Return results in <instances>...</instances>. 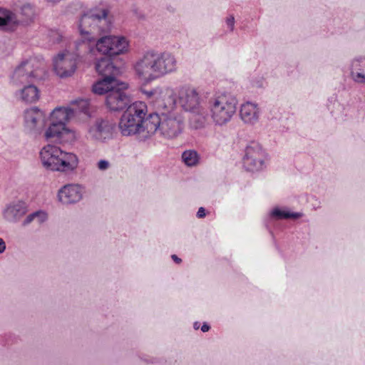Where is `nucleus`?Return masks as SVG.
<instances>
[{"instance_id": "obj_39", "label": "nucleus", "mask_w": 365, "mask_h": 365, "mask_svg": "<svg viewBox=\"0 0 365 365\" xmlns=\"http://www.w3.org/2000/svg\"><path fill=\"white\" fill-rule=\"evenodd\" d=\"M210 327L207 325V327H206V329H207V331L209 330Z\"/></svg>"}, {"instance_id": "obj_28", "label": "nucleus", "mask_w": 365, "mask_h": 365, "mask_svg": "<svg viewBox=\"0 0 365 365\" xmlns=\"http://www.w3.org/2000/svg\"><path fill=\"white\" fill-rule=\"evenodd\" d=\"M182 161L187 167H195L200 162V156L194 150H186L181 155Z\"/></svg>"}, {"instance_id": "obj_14", "label": "nucleus", "mask_w": 365, "mask_h": 365, "mask_svg": "<svg viewBox=\"0 0 365 365\" xmlns=\"http://www.w3.org/2000/svg\"><path fill=\"white\" fill-rule=\"evenodd\" d=\"M128 85L120 82L118 86L110 91L106 98L107 108L111 111H120L126 108L131 103V98L127 93Z\"/></svg>"}, {"instance_id": "obj_29", "label": "nucleus", "mask_w": 365, "mask_h": 365, "mask_svg": "<svg viewBox=\"0 0 365 365\" xmlns=\"http://www.w3.org/2000/svg\"><path fill=\"white\" fill-rule=\"evenodd\" d=\"M72 108L71 109H76L74 115L78 113H84L87 115H89V101L87 99H78L72 102Z\"/></svg>"}, {"instance_id": "obj_27", "label": "nucleus", "mask_w": 365, "mask_h": 365, "mask_svg": "<svg viewBox=\"0 0 365 365\" xmlns=\"http://www.w3.org/2000/svg\"><path fill=\"white\" fill-rule=\"evenodd\" d=\"M48 220V213L43 210L34 211L26 215L23 221V225L27 226L33 222L42 224Z\"/></svg>"}, {"instance_id": "obj_32", "label": "nucleus", "mask_w": 365, "mask_h": 365, "mask_svg": "<svg viewBox=\"0 0 365 365\" xmlns=\"http://www.w3.org/2000/svg\"><path fill=\"white\" fill-rule=\"evenodd\" d=\"M235 23V21L233 15H229L228 16L226 17L225 24L227 32L231 33L234 31Z\"/></svg>"}, {"instance_id": "obj_21", "label": "nucleus", "mask_w": 365, "mask_h": 365, "mask_svg": "<svg viewBox=\"0 0 365 365\" xmlns=\"http://www.w3.org/2000/svg\"><path fill=\"white\" fill-rule=\"evenodd\" d=\"M23 87L14 93L15 97L21 101L26 103H34L40 98V91L38 88L29 83L22 85Z\"/></svg>"}, {"instance_id": "obj_15", "label": "nucleus", "mask_w": 365, "mask_h": 365, "mask_svg": "<svg viewBox=\"0 0 365 365\" xmlns=\"http://www.w3.org/2000/svg\"><path fill=\"white\" fill-rule=\"evenodd\" d=\"M23 118L24 128L29 133H39L46 125V115L36 107L26 109L24 111Z\"/></svg>"}, {"instance_id": "obj_36", "label": "nucleus", "mask_w": 365, "mask_h": 365, "mask_svg": "<svg viewBox=\"0 0 365 365\" xmlns=\"http://www.w3.org/2000/svg\"><path fill=\"white\" fill-rule=\"evenodd\" d=\"M171 258L173 260V262L178 264L182 262V259L180 257H178L176 255H172Z\"/></svg>"}, {"instance_id": "obj_2", "label": "nucleus", "mask_w": 365, "mask_h": 365, "mask_svg": "<svg viewBox=\"0 0 365 365\" xmlns=\"http://www.w3.org/2000/svg\"><path fill=\"white\" fill-rule=\"evenodd\" d=\"M108 14V10L101 9L88 11L81 16L78 24L80 39L74 43L78 52H92L96 36L108 31L110 28Z\"/></svg>"}, {"instance_id": "obj_22", "label": "nucleus", "mask_w": 365, "mask_h": 365, "mask_svg": "<svg viewBox=\"0 0 365 365\" xmlns=\"http://www.w3.org/2000/svg\"><path fill=\"white\" fill-rule=\"evenodd\" d=\"M351 78L357 83H365V56L354 58L349 63Z\"/></svg>"}, {"instance_id": "obj_3", "label": "nucleus", "mask_w": 365, "mask_h": 365, "mask_svg": "<svg viewBox=\"0 0 365 365\" xmlns=\"http://www.w3.org/2000/svg\"><path fill=\"white\" fill-rule=\"evenodd\" d=\"M184 121L182 115L176 112L150 113L146 118L145 128L148 131L144 137H151L158 133L167 139L177 138L182 131Z\"/></svg>"}, {"instance_id": "obj_34", "label": "nucleus", "mask_w": 365, "mask_h": 365, "mask_svg": "<svg viewBox=\"0 0 365 365\" xmlns=\"http://www.w3.org/2000/svg\"><path fill=\"white\" fill-rule=\"evenodd\" d=\"M197 217L198 218H202L205 217V209L203 207H200L197 212Z\"/></svg>"}, {"instance_id": "obj_16", "label": "nucleus", "mask_w": 365, "mask_h": 365, "mask_svg": "<svg viewBox=\"0 0 365 365\" xmlns=\"http://www.w3.org/2000/svg\"><path fill=\"white\" fill-rule=\"evenodd\" d=\"M85 193V187L78 183L67 184L61 187L57 193V199L63 205L76 204Z\"/></svg>"}, {"instance_id": "obj_37", "label": "nucleus", "mask_w": 365, "mask_h": 365, "mask_svg": "<svg viewBox=\"0 0 365 365\" xmlns=\"http://www.w3.org/2000/svg\"><path fill=\"white\" fill-rule=\"evenodd\" d=\"M193 328L195 329V330H197L199 328H200V324L198 322H195L193 324Z\"/></svg>"}, {"instance_id": "obj_25", "label": "nucleus", "mask_w": 365, "mask_h": 365, "mask_svg": "<svg viewBox=\"0 0 365 365\" xmlns=\"http://www.w3.org/2000/svg\"><path fill=\"white\" fill-rule=\"evenodd\" d=\"M302 216L301 212H292L287 207H274L269 211L268 218L274 220L298 219Z\"/></svg>"}, {"instance_id": "obj_31", "label": "nucleus", "mask_w": 365, "mask_h": 365, "mask_svg": "<svg viewBox=\"0 0 365 365\" xmlns=\"http://www.w3.org/2000/svg\"><path fill=\"white\" fill-rule=\"evenodd\" d=\"M48 36L49 40L53 43H60L63 38L62 33L59 30L56 29L49 30L48 32Z\"/></svg>"}, {"instance_id": "obj_4", "label": "nucleus", "mask_w": 365, "mask_h": 365, "mask_svg": "<svg viewBox=\"0 0 365 365\" xmlns=\"http://www.w3.org/2000/svg\"><path fill=\"white\" fill-rule=\"evenodd\" d=\"M39 157L44 168L62 173L73 172L79 163L76 154L64 151L60 147L51 144H48L41 149Z\"/></svg>"}, {"instance_id": "obj_6", "label": "nucleus", "mask_w": 365, "mask_h": 365, "mask_svg": "<svg viewBox=\"0 0 365 365\" xmlns=\"http://www.w3.org/2000/svg\"><path fill=\"white\" fill-rule=\"evenodd\" d=\"M237 100L225 93H217L208 101V113L211 121L215 125L222 126L228 123L237 111Z\"/></svg>"}, {"instance_id": "obj_20", "label": "nucleus", "mask_w": 365, "mask_h": 365, "mask_svg": "<svg viewBox=\"0 0 365 365\" xmlns=\"http://www.w3.org/2000/svg\"><path fill=\"white\" fill-rule=\"evenodd\" d=\"M96 69L99 75L106 78L116 79L117 76L121 73L120 68L115 66L110 58L106 57L97 61Z\"/></svg>"}, {"instance_id": "obj_9", "label": "nucleus", "mask_w": 365, "mask_h": 365, "mask_svg": "<svg viewBox=\"0 0 365 365\" xmlns=\"http://www.w3.org/2000/svg\"><path fill=\"white\" fill-rule=\"evenodd\" d=\"M269 162V155L260 143L253 141L246 146L242 158V165L247 171H262L266 169Z\"/></svg>"}, {"instance_id": "obj_19", "label": "nucleus", "mask_w": 365, "mask_h": 365, "mask_svg": "<svg viewBox=\"0 0 365 365\" xmlns=\"http://www.w3.org/2000/svg\"><path fill=\"white\" fill-rule=\"evenodd\" d=\"M21 24L17 14L13 11L0 6V30L14 31Z\"/></svg>"}, {"instance_id": "obj_1", "label": "nucleus", "mask_w": 365, "mask_h": 365, "mask_svg": "<svg viewBox=\"0 0 365 365\" xmlns=\"http://www.w3.org/2000/svg\"><path fill=\"white\" fill-rule=\"evenodd\" d=\"M133 68L140 80L150 83L175 72L178 61L175 56L169 51L148 49L135 60Z\"/></svg>"}, {"instance_id": "obj_18", "label": "nucleus", "mask_w": 365, "mask_h": 365, "mask_svg": "<svg viewBox=\"0 0 365 365\" xmlns=\"http://www.w3.org/2000/svg\"><path fill=\"white\" fill-rule=\"evenodd\" d=\"M29 210L27 203L23 200L13 201L6 204L2 209L3 219L10 223H17Z\"/></svg>"}, {"instance_id": "obj_7", "label": "nucleus", "mask_w": 365, "mask_h": 365, "mask_svg": "<svg viewBox=\"0 0 365 365\" xmlns=\"http://www.w3.org/2000/svg\"><path fill=\"white\" fill-rule=\"evenodd\" d=\"M202 102V98L195 88L183 86L179 89L178 103L184 110L192 114L191 123L196 129L201 128L205 120Z\"/></svg>"}, {"instance_id": "obj_33", "label": "nucleus", "mask_w": 365, "mask_h": 365, "mask_svg": "<svg viewBox=\"0 0 365 365\" xmlns=\"http://www.w3.org/2000/svg\"><path fill=\"white\" fill-rule=\"evenodd\" d=\"M110 163L106 159H101L96 163V168L98 170L104 172L110 168Z\"/></svg>"}, {"instance_id": "obj_10", "label": "nucleus", "mask_w": 365, "mask_h": 365, "mask_svg": "<svg viewBox=\"0 0 365 365\" xmlns=\"http://www.w3.org/2000/svg\"><path fill=\"white\" fill-rule=\"evenodd\" d=\"M115 128L113 120L98 118L88 124L86 137L91 141L104 143L113 138Z\"/></svg>"}, {"instance_id": "obj_38", "label": "nucleus", "mask_w": 365, "mask_h": 365, "mask_svg": "<svg viewBox=\"0 0 365 365\" xmlns=\"http://www.w3.org/2000/svg\"><path fill=\"white\" fill-rule=\"evenodd\" d=\"M200 329H201V331H202V332H205V322H203V323H202V326H201Z\"/></svg>"}, {"instance_id": "obj_13", "label": "nucleus", "mask_w": 365, "mask_h": 365, "mask_svg": "<svg viewBox=\"0 0 365 365\" xmlns=\"http://www.w3.org/2000/svg\"><path fill=\"white\" fill-rule=\"evenodd\" d=\"M146 93L152 99L153 106L160 113L175 112L177 99L173 88L168 86L156 87Z\"/></svg>"}, {"instance_id": "obj_30", "label": "nucleus", "mask_w": 365, "mask_h": 365, "mask_svg": "<svg viewBox=\"0 0 365 365\" xmlns=\"http://www.w3.org/2000/svg\"><path fill=\"white\" fill-rule=\"evenodd\" d=\"M20 14L27 19H31L35 15V9L32 4L29 3L23 4L19 8Z\"/></svg>"}, {"instance_id": "obj_8", "label": "nucleus", "mask_w": 365, "mask_h": 365, "mask_svg": "<svg viewBox=\"0 0 365 365\" xmlns=\"http://www.w3.org/2000/svg\"><path fill=\"white\" fill-rule=\"evenodd\" d=\"M43 62L36 57H30L23 60L14 70L10 80L14 86L34 83L41 78L43 72Z\"/></svg>"}, {"instance_id": "obj_23", "label": "nucleus", "mask_w": 365, "mask_h": 365, "mask_svg": "<svg viewBox=\"0 0 365 365\" xmlns=\"http://www.w3.org/2000/svg\"><path fill=\"white\" fill-rule=\"evenodd\" d=\"M76 109H71L70 107H58L56 108L51 113V121L62 124L66 127V123L73 116Z\"/></svg>"}, {"instance_id": "obj_17", "label": "nucleus", "mask_w": 365, "mask_h": 365, "mask_svg": "<svg viewBox=\"0 0 365 365\" xmlns=\"http://www.w3.org/2000/svg\"><path fill=\"white\" fill-rule=\"evenodd\" d=\"M262 110L260 106L252 101L242 103L239 108V117L243 124L255 126L260 121Z\"/></svg>"}, {"instance_id": "obj_26", "label": "nucleus", "mask_w": 365, "mask_h": 365, "mask_svg": "<svg viewBox=\"0 0 365 365\" xmlns=\"http://www.w3.org/2000/svg\"><path fill=\"white\" fill-rule=\"evenodd\" d=\"M65 131H66V129L64 125L51 121L44 132L43 137L47 141L58 139L61 138Z\"/></svg>"}, {"instance_id": "obj_35", "label": "nucleus", "mask_w": 365, "mask_h": 365, "mask_svg": "<svg viewBox=\"0 0 365 365\" xmlns=\"http://www.w3.org/2000/svg\"><path fill=\"white\" fill-rule=\"evenodd\" d=\"M6 249V243H5L4 240L0 237V254H2L3 252H4Z\"/></svg>"}, {"instance_id": "obj_24", "label": "nucleus", "mask_w": 365, "mask_h": 365, "mask_svg": "<svg viewBox=\"0 0 365 365\" xmlns=\"http://www.w3.org/2000/svg\"><path fill=\"white\" fill-rule=\"evenodd\" d=\"M120 82L117 79L103 78L93 86V91L98 95L108 94Z\"/></svg>"}, {"instance_id": "obj_12", "label": "nucleus", "mask_w": 365, "mask_h": 365, "mask_svg": "<svg viewBox=\"0 0 365 365\" xmlns=\"http://www.w3.org/2000/svg\"><path fill=\"white\" fill-rule=\"evenodd\" d=\"M73 50V52L66 50L53 58L54 71L61 78L71 76L76 72L78 58L86 53L78 52L75 46Z\"/></svg>"}, {"instance_id": "obj_5", "label": "nucleus", "mask_w": 365, "mask_h": 365, "mask_svg": "<svg viewBox=\"0 0 365 365\" xmlns=\"http://www.w3.org/2000/svg\"><path fill=\"white\" fill-rule=\"evenodd\" d=\"M148 113L147 105L143 101H135L130 104L121 115L118 128L123 136L138 135L140 140H145L149 137H144L147 133L145 128V115Z\"/></svg>"}, {"instance_id": "obj_11", "label": "nucleus", "mask_w": 365, "mask_h": 365, "mask_svg": "<svg viewBox=\"0 0 365 365\" xmlns=\"http://www.w3.org/2000/svg\"><path fill=\"white\" fill-rule=\"evenodd\" d=\"M94 46L102 54L115 56L128 51L129 41L123 36L108 35L96 41Z\"/></svg>"}]
</instances>
